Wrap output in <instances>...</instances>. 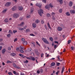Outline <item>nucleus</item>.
Masks as SVG:
<instances>
[{
	"instance_id": "obj_1",
	"label": "nucleus",
	"mask_w": 75,
	"mask_h": 75,
	"mask_svg": "<svg viewBox=\"0 0 75 75\" xmlns=\"http://www.w3.org/2000/svg\"><path fill=\"white\" fill-rule=\"evenodd\" d=\"M42 41H43V42H45V43L47 44H50V43L49 42H48V41L47 40V39L46 38H42Z\"/></svg>"
},
{
	"instance_id": "obj_2",
	"label": "nucleus",
	"mask_w": 75,
	"mask_h": 75,
	"mask_svg": "<svg viewBox=\"0 0 75 75\" xmlns=\"http://www.w3.org/2000/svg\"><path fill=\"white\" fill-rule=\"evenodd\" d=\"M38 12L39 14V15H40V16H42V14H43V13H44V11L42 10V9H40L39 10H38Z\"/></svg>"
},
{
	"instance_id": "obj_3",
	"label": "nucleus",
	"mask_w": 75,
	"mask_h": 75,
	"mask_svg": "<svg viewBox=\"0 0 75 75\" xmlns=\"http://www.w3.org/2000/svg\"><path fill=\"white\" fill-rule=\"evenodd\" d=\"M18 16L19 15L17 13H14L13 15V17L14 18H17Z\"/></svg>"
},
{
	"instance_id": "obj_4",
	"label": "nucleus",
	"mask_w": 75,
	"mask_h": 75,
	"mask_svg": "<svg viewBox=\"0 0 75 75\" xmlns=\"http://www.w3.org/2000/svg\"><path fill=\"white\" fill-rule=\"evenodd\" d=\"M10 5H11V3L10 2H8L5 4V6L6 7H8V6H10Z\"/></svg>"
},
{
	"instance_id": "obj_5",
	"label": "nucleus",
	"mask_w": 75,
	"mask_h": 75,
	"mask_svg": "<svg viewBox=\"0 0 75 75\" xmlns=\"http://www.w3.org/2000/svg\"><path fill=\"white\" fill-rule=\"evenodd\" d=\"M13 66L15 68H17L18 69H19V68H20V67L17 66V65L15 63L13 64Z\"/></svg>"
},
{
	"instance_id": "obj_6",
	"label": "nucleus",
	"mask_w": 75,
	"mask_h": 75,
	"mask_svg": "<svg viewBox=\"0 0 75 75\" xmlns=\"http://www.w3.org/2000/svg\"><path fill=\"white\" fill-rule=\"evenodd\" d=\"M41 72V73H42V69H40V70H38L37 71V74H39Z\"/></svg>"
},
{
	"instance_id": "obj_7",
	"label": "nucleus",
	"mask_w": 75,
	"mask_h": 75,
	"mask_svg": "<svg viewBox=\"0 0 75 75\" xmlns=\"http://www.w3.org/2000/svg\"><path fill=\"white\" fill-rule=\"evenodd\" d=\"M58 2L60 3V4H62L63 3V0H57Z\"/></svg>"
},
{
	"instance_id": "obj_8",
	"label": "nucleus",
	"mask_w": 75,
	"mask_h": 75,
	"mask_svg": "<svg viewBox=\"0 0 75 75\" xmlns=\"http://www.w3.org/2000/svg\"><path fill=\"white\" fill-rule=\"evenodd\" d=\"M70 13L71 14H75V10H70Z\"/></svg>"
},
{
	"instance_id": "obj_9",
	"label": "nucleus",
	"mask_w": 75,
	"mask_h": 75,
	"mask_svg": "<svg viewBox=\"0 0 75 75\" xmlns=\"http://www.w3.org/2000/svg\"><path fill=\"white\" fill-rule=\"evenodd\" d=\"M62 28L61 27L59 26L58 27L57 30L58 31H62Z\"/></svg>"
},
{
	"instance_id": "obj_10",
	"label": "nucleus",
	"mask_w": 75,
	"mask_h": 75,
	"mask_svg": "<svg viewBox=\"0 0 75 75\" xmlns=\"http://www.w3.org/2000/svg\"><path fill=\"white\" fill-rule=\"evenodd\" d=\"M49 8H52L53 7H54V6H53V5L51 4H49Z\"/></svg>"
},
{
	"instance_id": "obj_11",
	"label": "nucleus",
	"mask_w": 75,
	"mask_h": 75,
	"mask_svg": "<svg viewBox=\"0 0 75 75\" xmlns=\"http://www.w3.org/2000/svg\"><path fill=\"white\" fill-rule=\"evenodd\" d=\"M35 54H36V55H39V52H38V50H35Z\"/></svg>"
},
{
	"instance_id": "obj_12",
	"label": "nucleus",
	"mask_w": 75,
	"mask_h": 75,
	"mask_svg": "<svg viewBox=\"0 0 75 75\" xmlns=\"http://www.w3.org/2000/svg\"><path fill=\"white\" fill-rule=\"evenodd\" d=\"M17 8L16 6H14L12 8V10L13 11H15L16 10Z\"/></svg>"
},
{
	"instance_id": "obj_13",
	"label": "nucleus",
	"mask_w": 75,
	"mask_h": 75,
	"mask_svg": "<svg viewBox=\"0 0 75 75\" xmlns=\"http://www.w3.org/2000/svg\"><path fill=\"white\" fill-rule=\"evenodd\" d=\"M28 51L29 52H33V50L31 48H29L28 49Z\"/></svg>"
},
{
	"instance_id": "obj_14",
	"label": "nucleus",
	"mask_w": 75,
	"mask_h": 75,
	"mask_svg": "<svg viewBox=\"0 0 75 75\" xmlns=\"http://www.w3.org/2000/svg\"><path fill=\"white\" fill-rule=\"evenodd\" d=\"M32 26L33 28H35L37 25L35 23H33L32 24Z\"/></svg>"
},
{
	"instance_id": "obj_15",
	"label": "nucleus",
	"mask_w": 75,
	"mask_h": 75,
	"mask_svg": "<svg viewBox=\"0 0 75 75\" xmlns=\"http://www.w3.org/2000/svg\"><path fill=\"white\" fill-rule=\"evenodd\" d=\"M45 8H46V9H50V6H49V5H47L46 6H45Z\"/></svg>"
},
{
	"instance_id": "obj_16",
	"label": "nucleus",
	"mask_w": 75,
	"mask_h": 75,
	"mask_svg": "<svg viewBox=\"0 0 75 75\" xmlns=\"http://www.w3.org/2000/svg\"><path fill=\"white\" fill-rule=\"evenodd\" d=\"M6 51V49H4L2 51V53L3 54H4V53H5V52Z\"/></svg>"
},
{
	"instance_id": "obj_17",
	"label": "nucleus",
	"mask_w": 75,
	"mask_h": 75,
	"mask_svg": "<svg viewBox=\"0 0 75 75\" xmlns=\"http://www.w3.org/2000/svg\"><path fill=\"white\" fill-rule=\"evenodd\" d=\"M7 11V9L5 8L2 11L3 13H5L6 11Z\"/></svg>"
},
{
	"instance_id": "obj_18",
	"label": "nucleus",
	"mask_w": 75,
	"mask_h": 75,
	"mask_svg": "<svg viewBox=\"0 0 75 75\" xmlns=\"http://www.w3.org/2000/svg\"><path fill=\"white\" fill-rule=\"evenodd\" d=\"M47 25L48 26V27H49V28L51 30L52 29L51 27L50 26V25L49 23H47Z\"/></svg>"
},
{
	"instance_id": "obj_19",
	"label": "nucleus",
	"mask_w": 75,
	"mask_h": 75,
	"mask_svg": "<svg viewBox=\"0 0 75 75\" xmlns=\"http://www.w3.org/2000/svg\"><path fill=\"white\" fill-rule=\"evenodd\" d=\"M23 44L24 45H25L27 44V42L26 41H25L23 42Z\"/></svg>"
},
{
	"instance_id": "obj_20",
	"label": "nucleus",
	"mask_w": 75,
	"mask_h": 75,
	"mask_svg": "<svg viewBox=\"0 0 75 75\" xmlns=\"http://www.w3.org/2000/svg\"><path fill=\"white\" fill-rule=\"evenodd\" d=\"M16 55V54L14 53H12L11 54V56H12V57H14Z\"/></svg>"
},
{
	"instance_id": "obj_21",
	"label": "nucleus",
	"mask_w": 75,
	"mask_h": 75,
	"mask_svg": "<svg viewBox=\"0 0 75 75\" xmlns=\"http://www.w3.org/2000/svg\"><path fill=\"white\" fill-rule=\"evenodd\" d=\"M73 4V3L72 2V1H70L69 2V6H70V7H71V6H72Z\"/></svg>"
},
{
	"instance_id": "obj_22",
	"label": "nucleus",
	"mask_w": 75,
	"mask_h": 75,
	"mask_svg": "<svg viewBox=\"0 0 75 75\" xmlns=\"http://www.w3.org/2000/svg\"><path fill=\"white\" fill-rule=\"evenodd\" d=\"M37 6L39 7V8H41L42 6L41 5H40V4H37Z\"/></svg>"
},
{
	"instance_id": "obj_23",
	"label": "nucleus",
	"mask_w": 75,
	"mask_h": 75,
	"mask_svg": "<svg viewBox=\"0 0 75 75\" xmlns=\"http://www.w3.org/2000/svg\"><path fill=\"white\" fill-rule=\"evenodd\" d=\"M24 25V22H21L20 24L21 26H23Z\"/></svg>"
},
{
	"instance_id": "obj_24",
	"label": "nucleus",
	"mask_w": 75,
	"mask_h": 75,
	"mask_svg": "<svg viewBox=\"0 0 75 75\" xmlns=\"http://www.w3.org/2000/svg\"><path fill=\"white\" fill-rule=\"evenodd\" d=\"M35 23L36 24H38V23H40V21H39L37 19L35 21Z\"/></svg>"
},
{
	"instance_id": "obj_25",
	"label": "nucleus",
	"mask_w": 75,
	"mask_h": 75,
	"mask_svg": "<svg viewBox=\"0 0 75 75\" xmlns=\"http://www.w3.org/2000/svg\"><path fill=\"white\" fill-rule=\"evenodd\" d=\"M65 69V68H64V67H62V71H61V72L62 73H63L64 71V70Z\"/></svg>"
},
{
	"instance_id": "obj_26",
	"label": "nucleus",
	"mask_w": 75,
	"mask_h": 75,
	"mask_svg": "<svg viewBox=\"0 0 75 75\" xmlns=\"http://www.w3.org/2000/svg\"><path fill=\"white\" fill-rule=\"evenodd\" d=\"M23 9V7H19V10L21 11V10H22Z\"/></svg>"
},
{
	"instance_id": "obj_27",
	"label": "nucleus",
	"mask_w": 75,
	"mask_h": 75,
	"mask_svg": "<svg viewBox=\"0 0 75 75\" xmlns=\"http://www.w3.org/2000/svg\"><path fill=\"white\" fill-rule=\"evenodd\" d=\"M55 65V62H52L51 64V66L52 67H53V66H54Z\"/></svg>"
},
{
	"instance_id": "obj_28",
	"label": "nucleus",
	"mask_w": 75,
	"mask_h": 75,
	"mask_svg": "<svg viewBox=\"0 0 75 75\" xmlns=\"http://www.w3.org/2000/svg\"><path fill=\"white\" fill-rule=\"evenodd\" d=\"M4 21L5 23H8V19L7 18H6L4 20Z\"/></svg>"
},
{
	"instance_id": "obj_29",
	"label": "nucleus",
	"mask_w": 75,
	"mask_h": 75,
	"mask_svg": "<svg viewBox=\"0 0 75 75\" xmlns=\"http://www.w3.org/2000/svg\"><path fill=\"white\" fill-rule=\"evenodd\" d=\"M25 31H26V33H28V32H29L30 31V30L29 29H26L25 30Z\"/></svg>"
},
{
	"instance_id": "obj_30",
	"label": "nucleus",
	"mask_w": 75,
	"mask_h": 75,
	"mask_svg": "<svg viewBox=\"0 0 75 75\" xmlns=\"http://www.w3.org/2000/svg\"><path fill=\"white\" fill-rule=\"evenodd\" d=\"M66 14L67 16H70V13H69V12H67L66 13Z\"/></svg>"
},
{
	"instance_id": "obj_31",
	"label": "nucleus",
	"mask_w": 75,
	"mask_h": 75,
	"mask_svg": "<svg viewBox=\"0 0 75 75\" xmlns=\"http://www.w3.org/2000/svg\"><path fill=\"white\" fill-rule=\"evenodd\" d=\"M30 17H31V16L30 15H28L26 16V18H30Z\"/></svg>"
},
{
	"instance_id": "obj_32",
	"label": "nucleus",
	"mask_w": 75,
	"mask_h": 75,
	"mask_svg": "<svg viewBox=\"0 0 75 75\" xmlns=\"http://www.w3.org/2000/svg\"><path fill=\"white\" fill-rule=\"evenodd\" d=\"M6 63L7 64H9V63H12V62H11V61H7Z\"/></svg>"
},
{
	"instance_id": "obj_33",
	"label": "nucleus",
	"mask_w": 75,
	"mask_h": 75,
	"mask_svg": "<svg viewBox=\"0 0 75 75\" xmlns=\"http://www.w3.org/2000/svg\"><path fill=\"white\" fill-rule=\"evenodd\" d=\"M59 13H61L62 12V9H60L59 11Z\"/></svg>"
},
{
	"instance_id": "obj_34",
	"label": "nucleus",
	"mask_w": 75,
	"mask_h": 75,
	"mask_svg": "<svg viewBox=\"0 0 75 75\" xmlns=\"http://www.w3.org/2000/svg\"><path fill=\"white\" fill-rule=\"evenodd\" d=\"M20 48L21 50H24L25 49L24 47H22L21 46H20Z\"/></svg>"
},
{
	"instance_id": "obj_35",
	"label": "nucleus",
	"mask_w": 75,
	"mask_h": 75,
	"mask_svg": "<svg viewBox=\"0 0 75 75\" xmlns=\"http://www.w3.org/2000/svg\"><path fill=\"white\" fill-rule=\"evenodd\" d=\"M17 30H14L13 31V33H14L15 34L16 33H17Z\"/></svg>"
},
{
	"instance_id": "obj_36",
	"label": "nucleus",
	"mask_w": 75,
	"mask_h": 75,
	"mask_svg": "<svg viewBox=\"0 0 75 75\" xmlns=\"http://www.w3.org/2000/svg\"><path fill=\"white\" fill-rule=\"evenodd\" d=\"M33 8H31L30 10V13H33Z\"/></svg>"
},
{
	"instance_id": "obj_37",
	"label": "nucleus",
	"mask_w": 75,
	"mask_h": 75,
	"mask_svg": "<svg viewBox=\"0 0 75 75\" xmlns=\"http://www.w3.org/2000/svg\"><path fill=\"white\" fill-rule=\"evenodd\" d=\"M31 59L32 61H35V58L33 57H31Z\"/></svg>"
},
{
	"instance_id": "obj_38",
	"label": "nucleus",
	"mask_w": 75,
	"mask_h": 75,
	"mask_svg": "<svg viewBox=\"0 0 75 75\" xmlns=\"http://www.w3.org/2000/svg\"><path fill=\"white\" fill-rule=\"evenodd\" d=\"M19 30L22 31L23 30H24V28H19Z\"/></svg>"
},
{
	"instance_id": "obj_39",
	"label": "nucleus",
	"mask_w": 75,
	"mask_h": 75,
	"mask_svg": "<svg viewBox=\"0 0 75 75\" xmlns=\"http://www.w3.org/2000/svg\"><path fill=\"white\" fill-rule=\"evenodd\" d=\"M9 33L10 34H13V32L11 30H10L9 31Z\"/></svg>"
},
{
	"instance_id": "obj_40",
	"label": "nucleus",
	"mask_w": 75,
	"mask_h": 75,
	"mask_svg": "<svg viewBox=\"0 0 75 75\" xmlns=\"http://www.w3.org/2000/svg\"><path fill=\"white\" fill-rule=\"evenodd\" d=\"M50 40L51 41H53V38H52V37H50Z\"/></svg>"
},
{
	"instance_id": "obj_41",
	"label": "nucleus",
	"mask_w": 75,
	"mask_h": 75,
	"mask_svg": "<svg viewBox=\"0 0 75 75\" xmlns=\"http://www.w3.org/2000/svg\"><path fill=\"white\" fill-rule=\"evenodd\" d=\"M16 51L18 52V51H19V48H18V47H17L16 48Z\"/></svg>"
},
{
	"instance_id": "obj_42",
	"label": "nucleus",
	"mask_w": 75,
	"mask_h": 75,
	"mask_svg": "<svg viewBox=\"0 0 75 75\" xmlns=\"http://www.w3.org/2000/svg\"><path fill=\"white\" fill-rule=\"evenodd\" d=\"M8 50L9 51H10V50H11V47H9L8 48Z\"/></svg>"
},
{
	"instance_id": "obj_43",
	"label": "nucleus",
	"mask_w": 75,
	"mask_h": 75,
	"mask_svg": "<svg viewBox=\"0 0 75 75\" xmlns=\"http://www.w3.org/2000/svg\"><path fill=\"white\" fill-rule=\"evenodd\" d=\"M19 56H20V57H24V55H23L21 54H19Z\"/></svg>"
},
{
	"instance_id": "obj_44",
	"label": "nucleus",
	"mask_w": 75,
	"mask_h": 75,
	"mask_svg": "<svg viewBox=\"0 0 75 75\" xmlns=\"http://www.w3.org/2000/svg\"><path fill=\"white\" fill-rule=\"evenodd\" d=\"M52 20H55V18L54 16H52Z\"/></svg>"
},
{
	"instance_id": "obj_45",
	"label": "nucleus",
	"mask_w": 75,
	"mask_h": 75,
	"mask_svg": "<svg viewBox=\"0 0 75 75\" xmlns=\"http://www.w3.org/2000/svg\"><path fill=\"white\" fill-rule=\"evenodd\" d=\"M36 45H39V46H40V44H39V43H38V42H36Z\"/></svg>"
},
{
	"instance_id": "obj_46",
	"label": "nucleus",
	"mask_w": 75,
	"mask_h": 75,
	"mask_svg": "<svg viewBox=\"0 0 75 75\" xmlns=\"http://www.w3.org/2000/svg\"><path fill=\"white\" fill-rule=\"evenodd\" d=\"M7 37H10V36H11V35L10 34H8L7 35Z\"/></svg>"
},
{
	"instance_id": "obj_47",
	"label": "nucleus",
	"mask_w": 75,
	"mask_h": 75,
	"mask_svg": "<svg viewBox=\"0 0 75 75\" xmlns=\"http://www.w3.org/2000/svg\"><path fill=\"white\" fill-rule=\"evenodd\" d=\"M30 35L31 36H33V37H34V36H35V35L33 34H30Z\"/></svg>"
},
{
	"instance_id": "obj_48",
	"label": "nucleus",
	"mask_w": 75,
	"mask_h": 75,
	"mask_svg": "<svg viewBox=\"0 0 75 75\" xmlns=\"http://www.w3.org/2000/svg\"><path fill=\"white\" fill-rule=\"evenodd\" d=\"M20 52L22 53H23L24 52V51L23 50H22V49L20 50Z\"/></svg>"
},
{
	"instance_id": "obj_49",
	"label": "nucleus",
	"mask_w": 75,
	"mask_h": 75,
	"mask_svg": "<svg viewBox=\"0 0 75 75\" xmlns=\"http://www.w3.org/2000/svg\"><path fill=\"white\" fill-rule=\"evenodd\" d=\"M71 40H68V44H69L71 43Z\"/></svg>"
},
{
	"instance_id": "obj_50",
	"label": "nucleus",
	"mask_w": 75,
	"mask_h": 75,
	"mask_svg": "<svg viewBox=\"0 0 75 75\" xmlns=\"http://www.w3.org/2000/svg\"><path fill=\"white\" fill-rule=\"evenodd\" d=\"M59 71H57V72H56V75H58V74H59Z\"/></svg>"
},
{
	"instance_id": "obj_51",
	"label": "nucleus",
	"mask_w": 75,
	"mask_h": 75,
	"mask_svg": "<svg viewBox=\"0 0 75 75\" xmlns=\"http://www.w3.org/2000/svg\"><path fill=\"white\" fill-rule=\"evenodd\" d=\"M41 24H44V21L43 20H42L41 21Z\"/></svg>"
},
{
	"instance_id": "obj_52",
	"label": "nucleus",
	"mask_w": 75,
	"mask_h": 75,
	"mask_svg": "<svg viewBox=\"0 0 75 75\" xmlns=\"http://www.w3.org/2000/svg\"><path fill=\"white\" fill-rule=\"evenodd\" d=\"M41 58H42V57H43V56H44V54L43 53H42L41 54Z\"/></svg>"
},
{
	"instance_id": "obj_53",
	"label": "nucleus",
	"mask_w": 75,
	"mask_h": 75,
	"mask_svg": "<svg viewBox=\"0 0 75 75\" xmlns=\"http://www.w3.org/2000/svg\"><path fill=\"white\" fill-rule=\"evenodd\" d=\"M44 27H45V28L46 30H47V25H45Z\"/></svg>"
},
{
	"instance_id": "obj_54",
	"label": "nucleus",
	"mask_w": 75,
	"mask_h": 75,
	"mask_svg": "<svg viewBox=\"0 0 75 75\" xmlns=\"http://www.w3.org/2000/svg\"><path fill=\"white\" fill-rule=\"evenodd\" d=\"M8 74H9V75H13V74H12V73H11L10 72H8Z\"/></svg>"
},
{
	"instance_id": "obj_55",
	"label": "nucleus",
	"mask_w": 75,
	"mask_h": 75,
	"mask_svg": "<svg viewBox=\"0 0 75 75\" xmlns=\"http://www.w3.org/2000/svg\"><path fill=\"white\" fill-rule=\"evenodd\" d=\"M17 40H18L17 38H16L14 40V42H16V41H17Z\"/></svg>"
},
{
	"instance_id": "obj_56",
	"label": "nucleus",
	"mask_w": 75,
	"mask_h": 75,
	"mask_svg": "<svg viewBox=\"0 0 75 75\" xmlns=\"http://www.w3.org/2000/svg\"><path fill=\"white\" fill-rule=\"evenodd\" d=\"M42 1H43V2H44V3H45L47 1L46 0H42Z\"/></svg>"
},
{
	"instance_id": "obj_57",
	"label": "nucleus",
	"mask_w": 75,
	"mask_h": 75,
	"mask_svg": "<svg viewBox=\"0 0 75 75\" xmlns=\"http://www.w3.org/2000/svg\"><path fill=\"white\" fill-rule=\"evenodd\" d=\"M57 66H59V65L60 64V63L57 62Z\"/></svg>"
},
{
	"instance_id": "obj_58",
	"label": "nucleus",
	"mask_w": 75,
	"mask_h": 75,
	"mask_svg": "<svg viewBox=\"0 0 75 75\" xmlns=\"http://www.w3.org/2000/svg\"><path fill=\"white\" fill-rule=\"evenodd\" d=\"M52 16H54V15H55V13L52 12Z\"/></svg>"
},
{
	"instance_id": "obj_59",
	"label": "nucleus",
	"mask_w": 75,
	"mask_h": 75,
	"mask_svg": "<svg viewBox=\"0 0 75 75\" xmlns=\"http://www.w3.org/2000/svg\"><path fill=\"white\" fill-rule=\"evenodd\" d=\"M57 47V45H54V48H56Z\"/></svg>"
},
{
	"instance_id": "obj_60",
	"label": "nucleus",
	"mask_w": 75,
	"mask_h": 75,
	"mask_svg": "<svg viewBox=\"0 0 75 75\" xmlns=\"http://www.w3.org/2000/svg\"><path fill=\"white\" fill-rule=\"evenodd\" d=\"M47 17H50V14H49V13H48L47 14Z\"/></svg>"
},
{
	"instance_id": "obj_61",
	"label": "nucleus",
	"mask_w": 75,
	"mask_h": 75,
	"mask_svg": "<svg viewBox=\"0 0 75 75\" xmlns=\"http://www.w3.org/2000/svg\"><path fill=\"white\" fill-rule=\"evenodd\" d=\"M54 42L55 44H58V42L57 41H55Z\"/></svg>"
},
{
	"instance_id": "obj_62",
	"label": "nucleus",
	"mask_w": 75,
	"mask_h": 75,
	"mask_svg": "<svg viewBox=\"0 0 75 75\" xmlns=\"http://www.w3.org/2000/svg\"><path fill=\"white\" fill-rule=\"evenodd\" d=\"M24 62L25 63H27L28 62V61L27 60H26Z\"/></svg>"
},
{
	"instance_id": "obj_63",
	"label": "nucleus",
	"mask_w": 75,
	"mask_h": 75,
	"mask_svg": "<svg viewBox=\"0 0 75 75\" xmlns=\"http://www.w3.org/2000/svg\"><path fill=\"white\" fill-rule=\"evenodd\" d=\"M13 74H15V75L16 74V71H13Z\"/></svg>"
},
{
	"instance_id": "obj_64",
	"label": "nucleus",
	"mask_w": 75,
	"mask_h": 75,
	"mask_svg": "<svg viewBox=\"0 0 75 75\" xmlns=\"http://www.w3.org/2000/svg\"><path fill=\"white\" fill-rule=\"evenodd\" d=\"M20 75H25V74H24L23 73H21Z\"/></svg>"
}]
</instances>
